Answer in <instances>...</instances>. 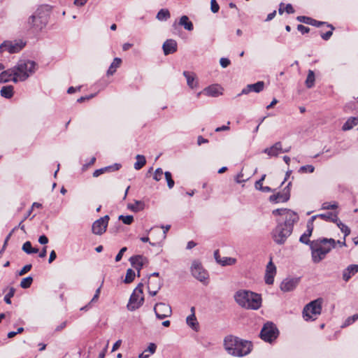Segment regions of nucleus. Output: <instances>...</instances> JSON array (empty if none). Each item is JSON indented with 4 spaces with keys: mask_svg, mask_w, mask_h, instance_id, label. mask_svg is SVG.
<instances>
[{
    "mask_svg": "<svg viewBox=\"0 0 358 358\" xmlns=\"http://www.w3.org/2000/svg\"><path fill=\"white\" fill-rule=\"evenodd\" d=\"M280 334L277 326L273 322H266L258 336H278Z\"/></svg>",
    "mask_w": 358,
    "mask_h": 358,
    "instance_id": "nucleus-17",
    "label": "nucleus"
},
{
    "mask_svg": "<svg viewBox=\"0 0 358 358\" xmlns=\"http://www.w3.org/2000/svg\"><path fill=\"white\" fill-rule=\"evenodd\" d=\"M0 94L6 99H11L14 94V87L13 85L3 86L0 91Z\"/></svg>",
    "mask_w": 358,
    "mask_h": 358,
    "instance_id": "nucleus-29",
    "label": "nucleus"
},
{
    "mask_svg": "<svg viewBox=\"0 0 358 358\" xmlns=\"http://www.w3.org/2000/svg\"><path fill=\"white\" fill-rule=\"evenodd\" d=\"M192 275L201 282H204L208 278V272L199 262H194L191 266Z\"/></svg>",
    "mask_w": 358,
    "mask_h": 358,
    "instance_id": "nucleus-13",
    "label": "nucleus"
},
{
    "mask_svg": "<svg viewBox=\"0 0 358 358\" xmlns=\"http://www.w3.org/2000/svg\"><path fill=\"white\" fill-rule=\"evenodd\" d=\"M296 213L294 211L287 209V208H278L274 210H273V215H280V216H285V217L282 219L284 220L285 217H287L289 214Z\"/></svg>",
    "mask_w": 358,
    "mask_h": 358,
    "instance_id": "nucleus-38",
    "label": "nucleus"
},
{
    "mask_svg": "<svg viewBox=\"0 0 358 358\" xmlns=\"http://www.w3.org/2000/svg\"><path fill=\"white\" fill-rule=\"evenodd\" d=\"M191 310L192 313L187 317L186 322L189 327H190L193 330L197 331L199 329V323L194 312V308L192 307Z\"/></svg>",
    "mask_w": 358,
    "mask_h": 358,
    "instance_id": "nucleus-27",
    "label": "nucleus"
},
{
    "mask_svg": "<svg viewBox=\"0 0 358 358\" xmlns=\"http://www.w3.org/2000/svg\"><path fill=\"white\" fill-rule=\"evenodd\" d=\"M274 276L275 274H266L264 278L266 284L272 285L274 281Z\"/></svg>",
    "mask_w": 358,
    "mask_h": 358,
    "instance_id": "nucleus-58",
    "label": "nucleus"
},
{
    "mask_svg": "<svg viewBox=\"0 0 358 358\" xmlns=\"http://www.w3.org/2000/svg\"><path fill=\"white\" fill-rule=\"evenodd\" d=\"M163 174H164V173L162 169L157 168L153 174V179L156 181H159L162 180Z\"/></svg>",
    "mask_w": 358,
    "mask_h": 358,
    "instance_id": "nucleus-53",
    "label": "nucleus"
},
{
    "mask_svg": "<svg viewBox=\"0 0 358 358\" xmlns=\"http://www.w3.org/2000/svg\"><path fill=\"white\" fill-rule=\"evenodd\" d=\"M316 219V216H312L307 222V229L305 232L308 236H310L313 230V222Z\"/></svg>",
    "mask_w": 358,
    "mask_h": 358,
    "instance_id": "nucleus-44",
    "label": "nucleus"
},
{
    "mask_svg": "<svg viewBox=\"0 0 358 358\" xmlns=\"http://www.w3.org/2000/svg\"><path fill=\"white\" fill-rule=\"evenodd\" d=\"M292 182H289L287 186L283 189L282 192H278L270 196L269 201L271 203H277L279 202H286L290 198V187Z\"/></svg>",
    "mask_w": 358,
    "mask_h": 358,
    "instance_id": "nucleus-11",
    "label": "nucleus"
},
{
    "mask_svg": "<svg viewBox=\"0 0 358 358\" xmlns=\"http://www.w3.org/2000/svg\"><path fill=\"white\" fill-rule=\"evenodd\" d=\"M336 223L341 231L344 234L345 238L350 234V229L347 225L343 224L339 220Z\"/></svg>",
    "mask_w": 358,
    "mask_h": 358,
    "instance_id": "nucleus-47",
    "label": "nucleus"
},
{
    "mask_svg": "<svg viewBox=\"0 0 358 358\" xmlns=\"http://www.w3.org/2000/svg\"><path fill=\"white\" fill-rule=\"evenodd\" d=\"M298 220V215L292 213L284 220L277 219V225L271 232L273 241L278 245L284 244L287 238L292 234L294 224Z\"/></svg>",
    "mask_w": 358,
    "mask_h": 358,
    "instance_id": "nucleus-1",
    "label": "nucleus"
},
{
    "mask_svg": "<svg viewBox=\"0 0 358 358\" xmlns=\"http://www.w3.org/2000/svg\"><path fill=\"white\" fill-rule=\"evenodd\" d=\"M338 208V204L336 202H334L331 203L329 202H324L322 205V210H330V209H336Z\"/></svg>",
    "mask_w": 358,
    "mask_h": 358,
    "instance_id": "nucleus-52",
    "label": "nucleus"
},
{
    "mask_svg": "<svg viewBox=\"0 0 358 358\" xmlns=\"http://www.w3.org/2000/svg\"><path fill=\"white\" fill-rule=\"evenodd\" d=\"M32 268L31 264H27L22 267V268L19 271L18 275H23L26 274L27 272H29Z\"/></svg>",
    "mask_w": 358,
    "mask_h": 358,
    "instance_id": "nucleus-57",
    "label": "nucleus"
},
{
    "mask_svg": "<svg viewBox=\"0 0 358 358\" xmlns=\"http://www.w3.org/2000/svg\"><path fill=\"white\" fill-rule=\"evenodd\" d=\"M50 11V6L42 5L36 9L34 14H35L36 16H38V18H40L41 24H48Z\"/></svg>",
    "mask_w": 358,
    "mask_h": 358,
    "instance_id": "nucleus-16",
    "label": "nucleus"
},
{
    "mask_svg": "<svg viewBox=\"0 0 358 358\" xmlns=\"http://www.w3.org/2000/svg\"><path fill=\"white\" fill-rule=\"evenodd\" d=\"M119 220H121L124 224L129 225L134 222L133 215H121L118 217Z\"/></svg>",
    "mask_w": 358,
    "mask_h": 358,
    "instance_id": "nucleus-48",
    "label": "nucleus"
},
{
    "mask_svg": "<svg viewBox=\"0 0 358 358\" xmlns=\"http://www.w3.org/2000/svg\"><path fill=\"white\" fill-rule=\"evenodd\" d=\"M296 20L306 24L311 23V17L307 16H298L296 17Z\"/></svg>",
    "mask_w": 358,
    "mask_h": 358,
    "instance_id": "nucleus-56",
    "label": "nucleus"
},
{
    "mask_svg": "<svg viewBox=\"0 0 358 358\" xmlns=\"http://www.w3.org/2000/svg\"><path fill=\"white\" fill-rule=\"evenodd\" d=\"M276 273V267L274 264L270 261L267 266L266 270V274H275Z\"/></svg>",
    "mask_w": 358,
    "mask_h": 358,
    "instance_id": "nucleus-50",
    "label": "nucleus"
},
{
    "mask_svg": "<svg viewBox=\"0 0 358 358\" xmlns=\"http://www.w3.org/2000/svg\"><path fill=\"white\" fill-rule=\"evenodd\" d=\"M165 179L167 182V186L169 189H172L174 187L175 182L172 178V174L169 171L164 172Z\"/></svg>",
    "mask_w": 358,
    "mask_h": 358,
    "instance_id": "nucleus-43",
    "label": "nucleus"
},
{
    "mask_svg": "<svg viewBox=\"0 0 358 358\" xmlns=\"http://www.w3.org/2000/svg\"><path fill=\"white\" fill-rule=\"evenodd\" d=\"M309 236H308L306 233H304L303 234H302L299 238V241L300 242L306 244V245H309L310 244V241L309 240Z\"/></svg>",
    "mask_w": 358,
    "mask_h": 358,
    "instance_id": "nucleus-61",
    "label": "nucleus"
},
{
    "mask_svg": "<svg viewBox=\"0 0 358 358\" xmlns=\"http://www.w3.org/2000/svg\"><path fill=\"white\" fill-rule=\"evenodd\" d=\"M136 276V273L131 268H128L127 270L126 276L124 280V283L129 284L132 282L134 280V278Z\"/></svg>",
    "mask_w": 358,
    "mask_h": 358,
    "instance_id": "nucleus-40",
    "label": "nucleus"
},
{
    "mask_svg": "<svg viewBox=\"0 0 358 358\" xmlns=\"http://www.w3.org/2000/svg\"><path fill=\"white\" fill-rule=\"evenodd\" d=\"M358 320V313L355 314L352 316L348 317L344 322L343 324L342 325L343 327L349 326L354 323L355 321Z\"/></svg>",
    "mask_w": 358,
    "mask_h": 358,
    "instance_id": "nucleus-49",
    "label": "nucleus"
},
{
    "mask_svg": "<svg viewBox=\"0 0 358 358\" xmlns=\"http://www.w3.org/2000/svg\"><path fill=\"white\" fill-rule=\"evenodd\" d=\"M47 24H41L40 18L38 17L35 14L31 15L27 21V28L33 29L36 31L42 30Z\"/></svg>",
    "mask_w": 358,
    "mask_h": 358,
    "instance_id": "nucleus-20",
    "label": "nucleus"
},
{
    "mask_svg": "<svg viewBox=\"0 0 358 358\" xmlns=\"http://www.w3.org/2000/svg\"><path fill=\"white\" fill-rule=\"evenodd\" d=\"M220 64L222 68H227L231 64V61L228 58L222 57L220 59Z\"/></svg>",
    "mask_w": 358,
    "mask_h": 358,
    "instance_id": "nucleus-60",
    "label": "nucleus"
},
{
    "mask_svg": "<svg viewBox=\"0 0 358 358\" xmlns=\"http://www.w3.org/2000/svg\"><path fill=\"white\" fill-rule=\"evenodd\" d=\"M171 14L168 9L162 8L159 10L157 14L156 18L159 21H166L170 18Z\"/></svg>",
    "mask_w": 358,
    "mask_h": 358,
    "instance_id": "nucleus-36",
    "label": "nucleus"
},
{
    "mask_svg": "<svg viewBox=\"0 0 358 358\" xmlns=\"http://www.w3.org/2000/svg\"><path fill=\"white\" fill-rule=\"evenodd\" d=\"M235 301L242 308L249 310H258L262 303V296L256 292L239 289L234 294Z\"/></svg>",
    "mask_w": 358,
    "mask_h": 358,
    "instance_id": "nucleus-2",
    "label": "nucleus"
},
{
    "mask_svg": "<svg viewBox=\"0 0 358 358\" xmlns=\"http://www.w3.org/2000/svg\"><path fill=\"white\" fill-rule=\"evenodd\" d=\"M358 124V116L357 117H350L347 120V121L342 126V129L343 131H348L352 129L355 126Z\"/></svg>",
    "mask_w": 358,
    "mask_h": 358,
    "instance_id": "nucleus-31",
    "label": "nucleus"
},
{
    "mask_svg": "<svg viewBox=\"0 0 358 358\" xmlns=\"http://www.w3.org/2000/svg\"><path fill=\"white\" fill-rule=\"evenodd\" d=\"M127 250V247H123V248H122L120 249V250L119 251V252L117 253V255L115 257V262H120L122 259L124 253Z\"/></svg>",
    "mask_w": 358,
    "mask_h": 358,
    "instance_id": "nucleus-59",
    "label": "nucleus"
},
{
    "mask_svg": "<svg viewBox=\"0 0 358 358\" xmlns=\"http://www.w3.org/2000/svg\"><path fill=\"white\" fill-rule=\"evenodd\" d=\"M297 30L300 31L302 34H305L310 31V28L303 24H298Z\"/></svg>",
    "mask_w": 358,
    "mask_h": 358,
    "instance_id": "nucleus-62",
    "label": "nucleus"
},
{
    "mask_svg": "<svg viewBox=\"0 0 358 358\" xmlns=\"http://www.w3.org/2000/svg\"><path fill=\"white\" fill-rule=\"evenodd\" d=\"M136 162L134 164V169L136 170L141 169L146 164L145 156L142 155H137L136 157Z\"/></svg>",
    "mask_w": 358,
    "mask_h": 358,
    "instance_id": "nucleus-37",
    "label": "nucleus"
},
{
    "mask_svg": "<svg viewBox=\"0 0 358 358\" xmlns=\"http://www.w3.org/2000/svg\"><path fill=\"white\" fill-rule=\"evenodd\" d=\"M15 293V289L13 287H10L9 288L8 292L5 295L4 299H3L4 301L7 304H11L10 299L14 296Z\"/></svg>",
    "mask_w": 358,
    "mask_h": 358,
    "instance_id": "nucleus-45",
    "label": "nucleus"
},
{
    "mask_svg": "<svg viewBox=\"0 0 358 358\" xmlns=\"http://www.w3.org/2000/svg\"><path fill=\"white\" fill-rule=\"evenodd\" d=\"M315 76L314 71L309 70L306 80V85L308 88H312L315 85Z\"/></svg>",
    "mask_w": 358,
    "mask_h": 358,
    "instance_id": "nucleus-39",
    "label": "nucleus"
},
{
    "mask_svg": "<svg viewBox=\"0 0 358 358\" xmlns=\"http://www.w3.org/2000/svg\"><path fill=\"white\" fill-rule=\"evenodd\" d=\"M109 220V216L106 215L94 222L92 226V233L99 236L105 233Z\"/></svg>",
    "mask_w": 358,
    "mask_h": 358,
    "instance_id": "nucleus-10",
    "label": "nucleus"
},
{
    "mask_svg": "<svg viewBox=\"0 0 358 358\" xmlns=\"http://www.w3.org/2000/svg\"><path fill=\"white\" fill-rule=\"evenodd\" d=\"M182 74L185 77L187 80V84L189 88L194 90L198 87L199 80L194 72L185 71H183Z\"/></svg>",
    "mask_w": 358,
    "mask_h": 358,
    "instance_id": "nucleus-21",
    "label": "nucleus"
},
{
    "mask_svg": "<svg viewBox=\"0 0 358 358\" xmlns=\"http://www.w3.org/2000/svg\"><path fill=\"white\" fill-rule=\"evenodd\" d=\"M22 250L28 255L35 254L38 252V249L33 248L31 245V243L29 241H26L23 244Z\"/></svg>",
    "mask_w": 358,
    "mask_h": 358,
    "instance_id": "nucleus-34",
    "label": "nucleus"
},
{
    "mask_svg": "<svg viewBox=\"0 0 358 358\" xmlns=\"http://www.w3.org/2000/svg\"><path fill=\"white\" fill-rule=\"evenodd\" d=\"M13 68L18 80L24 81L36 72L37 64L29 59H20Z\"/></svg>",
    "mask_w": 358,
    "mask_h": 358,
    "instance_id": "nucleus-6",
    "label": "nucleus"
},
{
    "mask_svg": "<svg viewBox=\"0 0 358 358\" xmlns=\"http://www.w3.org/2000/svg\"><path fill=\"white\" fill-rule=\"evenodd\" d=\"M156 317L159 320L169 317L172 314L171 307L165 303H157L154 307Z\"/></svg>",
    "mask_w": 358,
    "mask_h": 358,
    "instance_id": "nucleus-12",
    "label": "nucleus"
},
{
    "mask_svg": "<svg viewBox=\"0 0 358 358\" xmlns=\"http://www.w3.org/2000/svg\"><path fill=\"white\" fill-rule=\"evenodd\" d=\"M156 348H157V345L153 343H150L149 344V345L148 346V348L145 349V350L148 352H149L150 355H152L155 353Z\"/></svg>",
    "mask_w": 358,
    "mask_h": 358,
    "instance_id": "nucleus-64",
    "label": "nucleus"
},
{
    "mask_svg": "<svg viewBox=\"0 0 358 358\" xmlns=\"http://www.w3.org/2000/svg\"><path fill=\"white\" fill-rule=\"evenodd\" d=\"M266 178V175L264 174L261 178L259 180H258L257 181H256L255 182V188L259 191H262L263 192H274L275 189H273L272 188H271L270 187L268 186H263L262 184H263V181Z\"/></svg>",
    "mask_w": 358,
    "mask_h": 358,
    "instance_id": "nucleus-30",
    "label": "nucleus"
},
{
    "mask_svg": "<svg viewBox=\"0 0 358 358\" xmlns=\"http://www.w3.org/2000/svg\"><path fill=\"white\" fill-rule=\"evenodd\" d=\"M315 171V167L313 165H304L299 168V173H313Z\"/></svg>",
    "mask_w": 358,
    "mask_h": 358,
    "instance_id": "nucleus-51",
    "label": "nucleus"
},
{
    "mask_svg": "<svg viewBox=\"0 0 358 358\" xmlns=\"http://www.w3.org/2000/svg\"><path fill=\"white\" fill-rule=\"evenodd\" d=\"M162 48L164 55H169L177 51V43L173 39H168L164 43Z\"/></svg>",
    "mask_w": 358,
    "mask_h": 358,
    "instance_id": "nucleus-24",
    "label": "nucleus"
},
{
    "mask_svg": "<svg viewBox=\"0 0 358 358\" xmlns=\"http://www.w3.org/2000/svg\"><path fill=\"white\" fill-rule=\"evenodd\" d=\"M222 88L219 85H211L203 90V94L211 96L217 97L222 94L221 90Z\"/></svg>",
    "mask_w": 358,
    "mask_h": 358,
    "instance_id": "nucleus-23",
    "label": "nucleus"
},
{
    "mask_svg": "<svg viewBox=\"0 0 358 358\" xmlns=\"http://www.w3.org/2000/svg\"><path fill=\"white\" fill-rule=\"evenodd\" d=\"M9 81H13L15 83L19 81L13 67L0 73V83H6Z\"/></svg>",
    "mask_w": 358,
    "mask_h": 358,
    "instance_id": "nucleus-18",
    "label": "nucleus"
},
{
    "mask_svg": "<svg viewBox=\"0 0 358 358\" xmlns=\"http://www.w3.org/2000/svg\"><path fill=\"white\" fill-rule=\"evenodd\" d=\"M129 260L131 266L137 271V275L139 277L143 266L148 263V258L143 255H137L131 257Z\"/></svg>",
    "mask_w": 358,
    "mask_h": 358,
    "instance_id": "nucleus-14",
    "label": "nucleus"
},
{
    "mask_svg": "<svg viewBox=\"0 0 358 358\" xmlns=\"http://www.w3.org/2000/svg\"><path fill=\"white\" fill-rule=\"evenodd\" d=\"M327 26L329 27L331 29L325 33H322L320 34L322 38L324 41H328L331 38V36L333 34V31L334 29V26L331 24H327Z\"/></svg>",
    "mask_w": 358,
    "mask_h": 358,
    "instance_id": "nucleus-46",
    "label": "nucleus"
},
{
    "mask_svg": "<svg viewBox=\"0 0 358 358\" xmlns=\"http://www.w3.org/2000/svg\"><path fill=\"white\" fill-rule=\"evenodd\" d=\"M26 45V42L22 39L14 41H6L0 45V51L1 52L7 51L13 54L20 52Z\"/></svg>",
    "mask_w": 358,
    "mask_h": 358,
    "instance_id": "nucleus-9",
    "label": "nucleus"
},
{
    "mask_svg": "<svg viewBox=\"0 0 358 358\" xmlns=\"http://www.w3.org/2000/svg\"><path fill=\"white\" fill-rule=\"evenodd\" d=\"M121 62H122V60L120 58H118V57L115 58L113 62L109 66V69L107 71V74L109 76L113 75L115 73L117 68H118L120 66Z\"/></svg>",
    "mask_w": 358,
    "mask_h": 358,
    "instance_id": "nucleus-35",
    "label": "nucleus"
},
{
    "mask_svg": "<svg viewBox=\"0 0 358 358\" xmlns=\"http://www.w3.org/2000/svg\"><path fill=\"white\" fill-rule=\"evenodd\" d=\"M282 151V143L278 141L269 148H266L263 150V152L267 154L270 157H277L279 152Z\"/></svg>",
    "mask_w": 358,
    "mask_h": 358,
    "instance_id": "nucleus-25",
    "label": "nucleus"
},
{
    "mask_svg": "<svg viewBox=\"0 0 358 358\" xmlns=\"http://www.w3.org/2000/svg\"><path fill=\"white\" fill-rule=\"evenodd\" d=\"M264 85L265 84L264 81H258L254 84H249L245 87H244L242 90L241 92L238 94L237 96H239L243 94H248L250 92L259 93L264 90Z\"/></svg>",
    "mask_w": 358,
    "mask_h": 358,
    "instance_id": "nucleus-19",
    "label": "nucleus"
},
{
    "mask_svg": "<svg viewBox=\"0 0 358 358\" xmlns=\"http://www.w3.org/2000/svg\"><path fill=\"white\" fill-rule=\"evenodd\" d=\"M145 203L141 201L136 200L134 203H129L127 208L130 210L137 213L144 209Z\"/></svg>",
    "mask_w": 358,
    "mask_h": 358,
    "instance_id": "nucleus-33",
    "label": "nucleus"
},
{
    "mask_svg": "<svg viewBox=\"0 0 358 358\" xmlns=\"http://www.w3.org/2000/svg\"><path fill=\"white\" fill-rule=\"evenodd\" d=\"M355 108V104L354 103H348L345 105L343 110L345 113H349L354 110Z\"/></svg>",
    "mask_w": 358,
    "mask_h": 358,
    "instance_id": "nucleus-63",
    "label": "nucleus"
},
{
    "mask_svg": "<svg viewBox=\"0 0 358 358\" xmlns=\"http://www.w3.org/2000/svg\"><path fill=\"white\" fill-rule=\"evenodd\" d=\"M315 216L316 218L320 217L325 221L331 222L334 223H336L338 221L337 215L331 212L316 215Z\"/></svg>",
    "mask_w": 358,
    "mask_h": 358,
    "instance_id": "nucleus-28",
    "label": "nucleus"
},
{
    "mask_svg": "<svg viewBox=\"0 0 358 358\" xmlns=\"http://www.w3.org/2000/svg\"><path fill=\"white\" fill-rule=\"evenodd\" d=\"M300 279V278H286L282 281L280 288L284 292H292L297 287Z\"/></svg>",
    "mask_w": 358,
    "mask_h": 358,
    "instance_id": "nucleus-15",
    "label": "nucleus"
},
{
    "mask_svg": "<svg viewBox=\"0 0 358 358\" xmlns=\"http://www.w3.org/2000/svg\"><path fill=\"white\" fill-rule=\"evenodd\" d=\"M336 247V241L334 238H323L318 239L314 245H311V255L314 263H319L324 259L332 248Z\"/></svg>",
    "mask_w": 358,
    "mask_h": 358,
    "instance_id": "nucleus-5",
    "label": "nucleus"
},
{
    "mask_svg": "<svg viewBox=\"0 0 358 358\" xmlns=\"http://www.w3.org/2000/svg\"><path fill=\"white\" fill-rule=\"evenodd\" d=\"M224 345L229 355L243 357L251 351V342L239 339V337H224Z\"/></svg>",
    "mask_w": 358,
    "mask_h": 358,
    "instance_id": "nucleus-3",
    "label": "nucleus"
},
{
    "mask_svg": "<svg viewBox=\"0 0 358 358\" xmlns=\"http://www.w3.org/2000/svg\"><path fill=\"white\" fill-rule=\"evenodd\" d=\"M236 262V259L235 258L225 257L222 258V259H220L219 264L223 266H225L233 265Z\"/></svg>",
    "mask_w": 358,
    "mask_h": 358,
    "instance_id": "nucleus-41",
    "label": "nucleus"
},
{
    "mask_svg": "<svg viewBox=\"0 0 358 358\" xmlns=\"http://www.w3.org/2000/svg\"><path fill=\"white\" fill-rule=\"evenodd\" d=\"M161 228L164 229L163 233L161 234V231L159 230H157V233L161 235L162 240H164L166 237V233L171 228V225L167 224L166 226L162 225Z\"/></svg>",
    "mask_w": 358,
    "mask_h": 358,
    "instance_id": "nucleus-54",
    "label": "nucleus"
},
{
    "mask_svg": "<svg viewBox=\"0 0 358 358\" xmlns=\"http://www.w3.org/2000/svg\"><path fill=\"white\" fill-rule=\"evenodd\" d=\"M143 288V284L139 283L134 289L127 304L128 310L134 311L139 308L143 305L144 301Z\"/></svg>",
    "mask_w": 358,
    "mask_h": 358,
    "instance_id": "nucleus-8",
    "label": "nucleus"
},
{
    "mask_svg": "<svg viewBox=\"0 0 358 358\" xmlns=\"http://www.w3.org/2000/svg\"><path fill=\"white\" fill-rule=\"evenodd\" d=\"M224 345L229 355L243 357L251 351V342L239 339V337H224Z\"/></svg>",
    "mask_w": 358,
    "mask_h": 358,
    "instance_id": "nucleus-4",
    "label": "nucleus"
},
{
    "mask_svg": "<svg viewBox=\"0 0 358 358\" xmlns=\"http://www.w3.org/2000/svg\"><path fill=\"white\" fill-rule=\"evenodd\" d=\"M178 24L183 27L185 29L191 31L194 29V24L192 21L189 20V17L187 15H182L179 19Z\"/></svg>",
    "mask_w": 358,
    "mask_h": 358,
    "instance_id": "nucleus-26",
    "label": "nucleus"
},
{
    "mask_svg": "<svg viewBox=\"0 0 358 358\" xmlns=\"http://www.w3.org/2000/svg\"><path fill=\"white\" fill-rule=\"evenodd\" d=\"M152 283H153L152 281L149 280L148 284V288L149 294L152 296H154L157 294L158 291L160 289L162 282L160 280H157L156 285L155 286V289H152Z\"/></svg>",
    "mask_w": 358,
    "mask_h": 358,
    "instance_id": "nucleus-32",
    "label": "nucleus"
},
{
    "mask_svg": "<svg viewBox=\"0 0 358 358\" xmlns=\"http://www.w3.org/2000/svg\"><path fill=\"white\" fill-rule=\"evenodd\" d=\"M220 6L216 0L210 1V10L213 13H216L219 11Z\"/></svg>",
    "mask_w": 358,
    "mask_h": 358,
    "instance_id": "nucleus-55",
    "label": "nucleus"
},
{
    "mask_svg": "<svg viewBox=\"0 0 358 358\" xmlns=\"http://www.w3.org/2000/svg\"><path fill=\"white\" fill-rule=\"evenodd\" d=\"M357 273L358 264H350L343 271L342 278L347 282Z\"/></svg>",
    "mask_w": 358,
    "mask_h": 358,
    "instance_id": "nucleus-22",
    "label": "nucleus"
},
{
    "mask_svg": "<svg viewBox=\"0 0 358 358\" xmlns=\"http://www.w3.org/2000/svg\"><path fill=\"white\" fill-rule=\"evenodd\" d=\"M323 300L318 298L306 304L302 312L303 317L306 321L315 320L322 313Z\"/></svg>",
    "mask_w": 358,
    "mask_h": 358,
    "instance_id": "nucleus-7",
    "label": "nucleus"
},
{
    "mask_svg": "<svg viewBox=\"0 0 358 358\" xmlns=\"http://www.w3.org/2000/svg\"><path fill=\"white\" fill-rule=\"evenodd\" d=\"M33 282V278L31 276H27L24 278L20 282V287L23 289H27L31 287Z\"/></svg>",
    "mask_w": 358,
    "mask_h": 358,
    "instance_id": "nucleus-42",
    "label": "nucleus"
}]
</instances>
